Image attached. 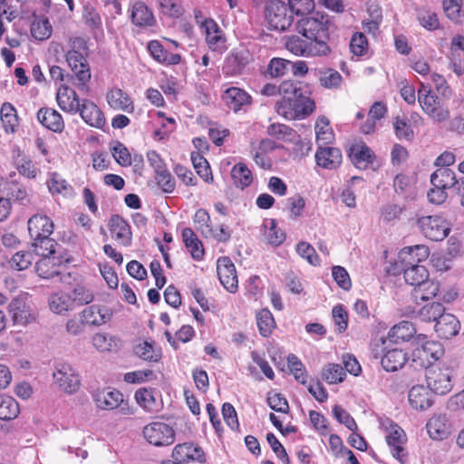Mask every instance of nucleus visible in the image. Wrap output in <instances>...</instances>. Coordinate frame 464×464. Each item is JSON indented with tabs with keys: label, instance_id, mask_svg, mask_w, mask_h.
<instances>
[{
	"label": "nucleus",
	"instance_id": "603ef678",
	"mask_svg": "<svg viewBox=\"0 0 464 464\" xmlns=\"http://www.w3.org/2000/svg\"><path fill=\"white\" fill-rule=\"evenodd\" d=\"M444 313V306L440 303L433 302L422 306L419 312L418 316L423 322L437 321Z\"/></svg>",
	"mask_w": 464,
	"mask_h": 464
},
{
	"label": "nucleus",
	"instance_id": "a878e982",
	"mask_svg": "<svg viewBox=\"0 0 464 464\" xmlns=\"http://www.w3.org/2000/svg\"><path fill=\"white\" fill-rule=\"evenodd\" d=\"M47 303L50 311L58 315H66L74 310L72 295L63 291L52 293Z\"/></svg>",
	"mask_w": 464,
	"mask_h": 464
},
{
	"label": "nucleus",
	"instance_id": "69168bd1",
	"mask_svg": "<svg viewBox=\"0 0 464 464\" xmlns=\"http://www.w3.org/2000/svg\"><path fill=\"white\" fill-rule=\"evenodd\" d=\"M290 70V61L282 58H273L267 72L272 77H282Z\"/></svg>",
	"mask_w": 464,
	"mask_h": 464
},
{
	"label": "nucleus",
	"instance_id": "bf43d9fd",
	"mask_svg": "<svg viewBox=\"0 0 464 464\" xmlns=\"http://www.w3.org/2000/svg\"><path fill=\"white\" fill-rule=\"evenodd\" d=\"M71 295L74 307L75 305L88 304L94 299L92 291L84 285H76L73 288Z\"/></svg>",
	"mask_w": 464,
	"mask_h": 464
},
{
	"label": "nucleus",
	"instance_id": "ddd939ff",
	"mask_svg": "<svg viewBox=\"0 0 464 464\" xmlns=\"http://www.w3.org/2000/svg\"><path fill=\"white\" fill-rule=\"evenodd\" d=\"M143 436L151 445L164 447L175 441V431L171 426L163 421H153L143 428Z\"/></svg>",
	"mask_w": 464,
	"mask_h": 464
},
{
	"label": "nucleus",
	"instance_id": "cd10ccee",
	"mask_svg": "<svg viewBox=\"0 0 464 464\" xmlns=\"http://www.w3.org/2000/svg\"><path fill=\"white\" fill-rule=\"evenodd\" d=\"M408 401L411 407L416 411H425L432 404L430 392L423 385H414L411 388Z\"/></svg>",
	"mask_w": 464,
	"mask_h": 464
},
{
	"label": "nucleus",
	"instance_id": "09e8293b",
	"mask_svg": "<svg viewBox=\"0 0 464 464\" xmlns=\"http://www.w3.org/2000/svg\"><path fill=\"white\" fill-rule=\"evenodd\" d=\"M231 176L236 186L241 188L248 187L253 181L250 169L243 163L236 164L233 167Z\"/></svg>",
	"mask_w": 464,
	"mask_h": 464
},
{
	"label": "nucleus",
	"instance_id": "e2e57ef3",
	"mask_svg": "<svg viewBox=\"0 0 464 464\" xmlns=\"http://www.w3.org/2000/svg\"><path fill=\"white\" fill-rule=\"evenodd\" d=\"M287 363L295 380L302 384H305L306 374L304 372V368L302 362L295 354H289L287 356Z\"/></svg>",
	"mask_w": 464,
	"mask_h": 464
},
{
	"label": "nucleus",
	"instance_id": "c85d7f7f",
	"mask_svg": "<svg viewBox=\"0 0 464 464\" xmlns=\"http://www.w3.org/2000/svg\"><path fill=\"white\" fill-rule=\"evenodd\" d=\"M111 237L119 244L128 246L131 243V231L130 225L120 216H113L110 220Z\"/></svg>",
	"mask_w": 464,
	"mask_h": 464
},
{
	"label": "nucleus",
	"instance_id": "680f3d73",
	"mask_svg": "<svg viewBox=\"0 0 464 464\" xmlns=\"http://www.w3.org/2000/svg\"><path fill=\"white\" fill-rule=\"evenodd\" d=\"M31 33L35 39L40 41L45 40L52 34V26L48 20L40 19L33 23Z\"/></svg>",
	"mask_w": 464,
	"mask_h": 464
},
{
	"label": "nucleus",
	"instance_id": "5fc2aeb1",
	"mask_svg": "<svg viewBox=\"0 0 464 464\" xmlns=\"http://www.w3.org/2000/svg\"><path fill=\"white\" fill-rule=\"evenodd\" d=\"M118 339L111 334L97 333L92 336V342L95 349L100 352H109L118 346Z\"/></svg>",
	"mask_w": 464,
	"mask_h": 464
},
{
	"label": "nucleus",
	"instance_id": "473e14b6",
	"mask_svg": "<svg viewBox=\"0 0 464 464\" xmlns=\"http://www.w3.org/2000/svg\"><path fill=\"white\" fill-rule=\"evenodd\" d=\"M37 120L43 126L54 132H61L64 128L62 115L54 109H40L37 112Z\"/></svg>",
	"mask_w": 464,
	"mask_h": 464
},
{
	"label": "nucleus",
	"instance_id": "5701e85b",
	"mask_svg": "<svg viewBox=\"0 0 464 464\" xmlns=\"http://www.w3.org/2000/svg\"><path fill=\"white\" fill-rule=\"evenodd\" d=\"M222 99L226 105L235 112L251 104V96L243 89L238 87L227 88Z\"/></svg>",
	"mask_w": 464,
	"mask_h": 464
},
{
	"label": "nucleus",
	"instance_id": "c9c22d12",
	"mask_svg": "<svg viewBox=\"0 0 464 464\" xmlns=\"http://www.w3.org/2000/svg\"><path fill=\"white\" fill-rule=\"evenodd\" d=\"M130 17L132 23L140 27L151 26L155 23L151 11L140 1L135 2L132 5Z\"/></svg>",
	"mask_w": 464,
	"mask_h": 464
},
{
	"label": "nucleus",
	"instance_id": "79ce46f5",
	"mask_svg": "<svg viewBox=\"0 0 464 464\" xmlns=\"http://www.w3.org/2000/svg\"><path fill=\"white\" fill-rule=\"evenodd\" d=\"M0 119L6 133H13L18 124V118L14 107L5 102L0 110Z\"/></svg>",
	"mask_w": 464,
	"mask_h": 464
},
{
	"label": "nucleus",
	"instance_id": "f704fd0d",
	"mask_svg": "<svg viewBox=\"0 0 464 464\" xmlns=\"http://www.w3.org/2000/svg\"><path fill=\"white\" fill-rule=\"evenodd\" d=\"M408 362L407 353L401 349H390L381 360L382 366L387 372H396L402 368Z\"/></svg>",
	"mask_w": 464,
	"mask_h": 464
},
{
	"label": "nucleus",
	"instance_id": "20e7f679",
	"mask_svg": "<svg viewBox=\"0 0 464 464\" xmlns=\"http://www.w3.org/2000/svg\"><path fill=\"white\" fill-rule=\"evenodd\" d=\"M92 399L97 408L103 411H112L119 409L120 413L123 415H131L134 413L127 401L123 399V394L115 389L96 390L92 393Z\"/></svg>",
	"mask_w": 464,
	"mask_h": 464
},
{
	"label": "nucleus",
	"instance_id": "9b49d317",
	"mask_svg": "<svg viewBox=\"0 0 464 464\" xmlns=\"http://www.w3.org/2000/svg\"><path fill=\"white\" fill-rule=\"evenodd\" d=\"M417 226L425 237L433 241L443 240L450 231V227L447 220L437 215L419 218Z\"/></svg>",
	"mask_w": 464,
	"mask_h": 464
},
{
	"label": "nucleus",
	"instance_id": "a211bd4d",
	"mask_svg": "<svg viewBox=\"0 0 464 464\" xmlns=\"http://www.w3.org/2000/svg\"><path fill=\"white\" fill-rule=\"evenodd\" d=\"M134 398L137 403L147 412L157 414L163 409V401L159 392L153 389L140 388Z\"/></svg>",
	"mask_w": 464,
	"mask_h": 464
},
{
	"label": "nucleus",
	"instance_id": "774afa93",
	"mask_svg": "<svg viewBox=\"0 0 464 464\" xmlns=\"http://www.w3.org/2000/svg\"><path fill=\"white\" fill-rule=\"evenodd\" d=\"M351 52L357 56H362L368 50V41L362 33H355L350 41Z\"/></svg>",
	"mask_w": 464,
	"mask_h": 464
},
{
	"label": "nucleus",
	"instance_id": "f257e3e1",
	"mask_svg": "<svg viewBox=\"0 0 464 464\" xmlns=\"http://www.w3.org/2000/svg\"><path fill=\"white\" fill-rule=\"evenodd\" d=\"M331 21L325 14L315 12L301 18L295 24L298 34L292 35L285 42L286 49L295 55L303 57H320L330 53L328 44L330 40Z\"/></svg>",
	"mask_w": 464,
	"mask_h": 464
},
{
	"label": "nucleus",
	"instance_id": "052dcab7",
	"mask_svg": "<svg viewBox=\"0 0 464 464\" xmlns=\"http://www.w3.org/2000/svg\"><path fill=\"white\" fill-rule=\"evenodd\" d=\"M295 106L296 114H298L297 119H304L307 117L314 111L315 108L314 102L309 97L304 96L302 92L296 97V102Z\"/></svg>",
	"mask_w": 464,
	"mask_h": 464
},
{
	"label": "nucleus",
	"instance_id": "f3484780",
	"mask_svg": "<svg viewBox=\"0 0 464 464\" xmlns=\"http://www.w3.org/2000/svg\"><path fill=\"white\" fill-rule=\"evenodd\" d=\"M8 310L14 325L27 326L36 320L34 310L21 299H14Z\"/></svg>",
	"mask_w": 464,
	"mask_h": 464
},
{
	"label": "nucleus",
	"instance_id": "bb28decb",
	"mask_svg": "<svg viewBox=\"0 0 464 464\" xmlns=\"http://www.w3.org/2000/svg\"><path fill=\"white\" fill-rule=\"evenodd\" d=\"M350 158L356 168L365 169L373 162L375 155L364 142H358L350 148Z\"/></svg>",
	"mask_w": 464,
	"mask_h": 464
},
{
	"label": "nucleus",
	"instance_id": "4be33fe9",
	"mask_svg": "<svg viewBox=\"0 0 464 464\" xmlns=\"http://www.w3.org/2000/svg\"><path fill=\"white\" fill-rule=\"evenodd\" d=\"M430 255L429 248L424 245H415L402 248L399 253V260L402 269L407 266H418Z\"/></svg>",
	"mask_w": 464,
	"mask_h": 464
},
{
	"label": "nucleus",
	"instance_id": "f8f14e48",
	"mask_svg": "<svg viewBox=\"0 0 464 464\" xmlns=\"http://www.w3.org/2000/svg\"><path fill=\"white\" fill-rule=\"evenodd\" d=\"M53 379L58 388L67 394L76 392L81 386L78 373L69 363H57L53 372Z\"/></svg>",
	"mask_w": 464,
	"mask_h": 464
},
{
	"label": "nucleus",
	"instance_id": "412c9836",
	"mask_svg": "<svg viewBox=\"0 0 464 464\" xmlns=\"http://www.w3.org/2000/svg\"><path fill=\"white\" fill-rule=\"evenodd\" d=\"M202 29L206 34V41L212 51L222 53L226 50V38L213 19H206L202 23Z\"/></svg>",
	"mask_w": 464,
	"mask_h": 464
},
{
	"label": "nucleus",
	"instance_id": "aec40b11",
	"mask_svg": "<svg viewBox=\"0 0 464 464\" xmlns=\"http://www.w3.org/2000/svg\"><path fill=\"white\" fill-rule=\"evenodd\" d=\"M78 113L83 121L91 127L101 129L105 124V118L102 111L91 100H82Z\"/></svg>",
	"mask_w": 464,
	"mask_h": 464
},
{
	"label": "nucleus",
	"instance_id": "7ed1b4c3",
	"mask_svg": "<svg viewBox=\"0 0 464 464\" xmlns=\"http://www.w3.org/2000/svg\"><path fill=\"white\" fill-rule=\"evenodd\" d=\"M53 230V221L45 215H34L28 220V231L35 253L45 250L53 251L57 242L50 237Z\"/></svg>",
	"mask_w": 464,
	"mask_h": 464
},
{
	"label": "nucleus",
	"instance_id": "c756f323",
	"mask_svg": "<svg viewBox=\"0 0 464 464\" xmlns=\"http://www.w3.org/2000/svg\"><path fill=\"white\" fill-rule=\"evenodd\" d=\"M172 457L179 462H188L190 460L202 461L204 453L200 447L192 443H182L175 446Z\"/></svg>",
	"mask_w": 464,
	"mask_h": 464
},
{
	"label": "nucleus",
	"instance_id": "6e6d98bb",
	"mask_svg": "<svg viewBox=\"0 0 464 464\" xmlns=\"http://www.w3.org/2000/svg\"><path fill=\"white\" fill-rule=\"evenodd\" d=\"M296 98H281L276 102V111L286 120L292 121L298 117L295 108Z\"/></svg>",
	"mask_w": 464,
	"mask_h": 464
},
{
	"label": "nucleus",
	"instance_id": "2eb2a0df",
	"mask_svg": "<svg viewBox=\"0 0 464 464\" xmlns=\"http://www.w3.org/2000/svg\"><path fill=\"white\" fill-rule=\"evenodd\" d=\"M403 276L406 283L412 286L416 287L419 285L426 284L430 287V293L421 295V300H429L437 295L439 285L437 283L429 280V272L424 266L418 265L404 267Z\"/></svg>",
	"mask_w": 464,
	"mask_h": 464
},
{
	"label": "nucleus",
	"instance_id": "13d9d810",
	"mask_svg": "<svg viewBox=\"0 0 464 464\" xmlns=\"http://www.w3.org/2000/svg\"><path fill=\"white\" fill-rule=\"evenodd\" d=\"M191 160L198 174L207 182L213 180V176L209 165L205 158L199 153L193 152L191 154Z\"/></svg>",
	"mask_w": 464,
	"mask_h": 464
},
{
	"label": "nucleus",
	"instance_id": "0eeeda50",
	"mask_svg": "<svg viewBox=\"0 0 464 464\" xmlns=\"http://www.w3.org/2000/svg\"><path fill=\"white\" fill-rule=\"evenodd\" d=\"M382 426L386 432L385 440L391 454L401 464H405L407 461V452L404 445L407 439L404 430L390 420L382 421Z\"/></svg>",
	"mask_w": 464,
	"mask_h": 464
},
{
	"label": "nucleus",
	"instance_id": "a18cd8bd",
	"mask_svg": "<svg viewBox=\"0 0 464 464\" xmlns=\"http://www.w3.org/2000/svg\"><path fill=\"white\" fill-rule=\"evenodd\" d=\"M416 333L414 325L408 321H402L394 325L389 332V337L394 342L409 341Z\"/></svg>",
	"mask_w": 464,
	"mask_h": 464
},
{
	"label": "nucleus",
	"instance_id": "0e129e2a",
	"mask_svg": "<svg viewBox=\"0 0 464 464\" xmlns=\"http://www.w3.org/2000/svg\"><path fill=\"white\" fill-rule=\"evenodd\" d=\"M34 261V255L28 251H19L15 253L11 261V266L21 271L28 268Z\"/></svg>",
	"mask_w": 464,
	"mask_h": 464
},
{
	"label": "nucleus",
	"instance_id": "2f4dec72",
	"mask_svg": "<svg viewBox=\"0 0 464 464\" xmlns=\"http://www.w3.org/2000/svg\"><path fill=\"white\" fill-rule=\"evenodd\" d=\"M108 104L111 108L123 111L127 113L134 111V104L131 98L121 89H111L106 95Z\"/></svg>",
	"mask_w": 464,
	"mask_h": 464
},
{
	"label": "nucleus",
	"instance_id": "37998d69",
	"mask_svg": "<svg viewBox=\"0 0 464 464\" xmlns=\"http://www.w3.org/2000/svg\"><path fill=\"white\" fill-rule=\"evenodd\" d=\"M19 412V405L13 397L4 394L0 395V420H14L18 416Z\"/></svg>",
	"mask_w": 464,
	"mask_h": 464
},
{
	"label": "nucleus",
	"instance_id": "1a4fd4ad",
	"mask_svg": "<svg viewBox=\"0 0 464 464\" xmlns=\"http://www.w3.org/2000/svg\"><path fill=\"white\" fill-rule=\"evenodd\" d=\"M443 354L441 344L435 341H426L416 347L411 354V365L415 369L426 370L433 365Z\"/></svg>",
	"mask_w": 464,
	"mask_h": 464
},
{
	"label": "nucleus",
	"instance_id": "b1692460",
	"mask_svg": "<svg viewBox=\"0 0 464 464\" xmlns=\"http://www.w3.org/2000/svg\"><path fill=\"white\" fill-rule=\"evenodd\" d=\"M111 315L108 308L99 305L88 306L79 314V317L82 318L86 326H101L109 322Z\"/></svg>",
	"mask_w": 464,
	"mask_h": 464
},
{
	"label": "nucleus",
	"instance_id": "393cba45",
	"mask_svg": "<svg viewBox=\"0 0 464 464\" xmlns=\"http://www.w3.org/2000/svg\"><path fill=\"white\" fill-rule=\"evenodd\" d=\"M315 160L318 166L326 169H335L343 160L342 152L334 147H319L315 153Z\"/></svg>",
	"mask_w": 464,
	"mask_h": 464
},
{
	"label": "nucleus",
	"instance_id": "7c9ffc66",
	"mask_svg": "<svg viewBox=\"0 0 464 464\" xmlns=\"http://www.w3.org/2000/svg\"><path fill=\"white\" fill-rule=\"evenodd\" d=\"M460 324L451 314H445L440 317L435 324V331L438 335L444 339H450L459 334Z\"/></svg>",
	"mask_w": 464,
	"mask_h": 464
},
{
	"label": "nucleus",
	"instance_id": "58836bf2",
	"mask_svg": "<svg viewBox=\"0 0 464 464\" xmlns=\"http://www.w3.org/2000/svg\"><path fill=\"white\" fill-rule=\"evenodd\" d=\"M49 191L54 195L71 198L74 195L73 188L60 174L53 172L47 180Z\"/></svg>",
	"mask_w": 464,
	"mask_h": 464
},
{
	"label": "nucleus",
	"instance_id": "dca6fc26",
	"mask_svg": "<svg viewBox=\"0 0 464 464\" xmlns=\"http://www.w3.org/2000/svg\"><path fill=\"white\" fill-rule=\"evenodd\" d=\"M217 273L221 285L230 293H236L238 287L235 265L229 257H219L217 262Z\"/></svg>",
	"mask_w": 464,
	"mask_h": 464
},
{
	"label": "nucleus",
	"instance_id": "4c0bfd02",
	"mask_svg": "<svg viewBox=\"0 0 464 464\" xmlns=\"http://www.w3.org/2000/svg\"><path fill=\"white\" fill-rule=\"evenodd\" d=\"M316 142L319 147L331 144L334 140V134L330 126V121L324 117H319L314 126Z\"/></svg>",
	"mask_w": 464,
	"mask_h": 464
},
{
	"label": "nucleus",
	"instance_id": "72a5a7b5",
	"mask_svg": "<svg viewBox=\"0 0 464 464\" xmlns=\"http://www.w3.org/2000/svg\"><path fill=\"white\" fill-rule=\"evenodd\" d=\"M249 54L246 51H238L231 53L225 60L223 72L227 75H237L241 72L243 68L248 63Z\"/></svg>",
	"mask_w": 464,
	"mask_h": 464
},
{
	"label": "nucleus",
	"instance_id": "39448f33",
	"mask_svg": "<svg viewBox=\"0 0 464 464\" xmlns=\"http://www.w3.org/2000/svg\"><path fill=\"white\" fill-rule=\"evenodd\" d=\"M53 251L45 250L44 253H36L40 259L36 261L35 270L42 278L49 279L60 274V268L68 260L62 255V247L56 244Z\"/></svg>",
	"mask_w": 464,
	"mask_h": 464
},
{
	"label": "nucleus",
	"instance_id": "e433bc0d",
	"mask_svg": "<svg viewBox=\"0 0 464 464\" xmlns=\"http://www.w3.org/2000/svg\"><path fill=\"white\" fill-rule=\"evenodd\" d=\"M427 430L432 440H441L450 434L445 416H434L427 423Z\"/></svg>",
	"mask_w": 464,
	"mask_h": 464
},
{
	"label": "nucleus",
	"instance_id": "f03ea898",
	"mask_svg": "<svg viewBox=\"0 0 464 464\" xmlns=\"http://www.w3.org/2000/svg\"><path fill=\"white\" fill-rule=\"evenodd\" d=\"M70 48L65 53V60L73 73V84L83 92L89 93V82L92 74L86 58V41L82 37H71Z\"/></svg>",
	"mask_w": 464,
	"mask_h": 464
},
{
	"label": "nucleus",
	"instance_id": "423d86ee",
	"mask_svg": "<svg viewBox=\"0 0 464 464\" xmlns=\"http://www.w3.org/2000/svg\"><path fill=\"white\" fill-rule=\"evenodd\" d=\"M266 21L268 28L276 31H285L293 24V14L288 5L282 1L273 0L266 5Z\"/></svg>",
	"mask_w": 464,
	"mask_h": 464
},
{
	"label": "nucleus",
	"instance_id": "338daca9",
	"mask_svg": "<svg viewBox=\"0 0 464 464\" xmlns=\"http://www.w3.org/2000/svg\"><path fill=\"white\" fill-rule=\"evenodd\" d=\"M332 315L338 333L344 332L348 326V314L343 305H335L332 310Z\"/></svg>",
	"mask_w": 464,
	"mask_h": 464
},
{
	"label": "nucleus",
	"instance_id": "6ab92c4d",
	"mask_svg": "<svg viewBox=\"0 0 464 464\" xmlns=\"http://www.w3.org/2000/svg\"><path fill=\"white\" fill-rule=\"evenodd\" d=\"M56 102L62 111L72 115L78 113L82 103L76 92L66 84H62L57 89Z\"/></svg>",
	"mask_w": 464,
	"mask_h": 464
},
{
	"label": "nucleus",
	"instance_id": "4d7b16f0",
	"mask_svg": "<svg viewBox=\"0 0 464 464\" xmlns=\"http://www.w3.org/2000/svg\"><path fill=\"white\" fill-rule=\"evenodd\" d=\"M319 73V81L324 87L327 89H334L338 88L341 85L343 77L336 70L327 68L320 71Z\"/></svg>",
	"mask_w": 464,
	"mask_h": 464
},
{
	"label": "nucleus",
	"instance_id": "6e6552de",
	"mask_svg": "<svg viewBox=\"0 0 464 464\" xmlns=\"http://www.w3.org/2000/svg\"><path fill=\"white\" fill-rule=\"evenodd\" d=\"M452 373L448 366H431L425 373L427 388L439 395L447 394L453 388Z\"/></svg>",
	"mask_w": 464,
	"mask_h": 464
},
{
	"label": "nucleus",
	"instance_id": "ea45409f",
	"mask_svg": "<svg viewBox=\"0 0 464 464\" xmlns=\"http://www.w3.org/2000/svg\"><path fill=\"white\" fill-rule=\"evenodd\" d=\"M430 182L434 187H440L445 189L457 187L455 173L447 168H440L430 176Z\"/></svg>",
	"mask_w": 464,
	"mask_h": 464
},
{
	"label": "nucleus",
	"instance_id": "49530a36",
	"mask_svg": "<svg viewBox=\"0 0 464 464\" xmlns=\"http://www.w3.org/2000/svg\"><path fill=\"white\" fill-rule=\"evenodd\" d=\"M416 18L419 24L428 31L438 30L440 26L438 14L430 9H416Z\"/></svg>",
	"mask_w": 464,
	"mask_h": 464
},
{
	"label": "nucleus",
	"instance_id": "de8ad7c7",
	"mask_svg": "<svg viewBox=\"0 0 464 464\" xmlns=\"http://www.w3.org/2000/svg\"><path fill=\"white\" fill-rule=\"evenodd\" d=\"M133 351L139 358L144 361L158 362L161 357L160 350L155 349L154 344L147 341L137 343Z\"/></svg>",
	"mask_w": 464,
	"mask_h": 464
},
{
	"label": "nucleus",
	"instance_id": "c03bdc74",
	"mask_svg": "<svg viewBox=\"0 0 464 464\" xmlns=\"http://www.w3.org/2000/svg\"><path fill=\"white\" fill-rule=\"evenodd\" d=\"M263 227L264 237L268 244L272 246H279L285 241V235L280 228L277 227L275 219L266 220Z\"/></svg>",
	"mask_w": 464,
	"mask_h": 464
},
{
	"label": "nucleus",
	"instance_id": "4468645a",
	"mask_svg": "<svg viewBox=\"0 0 464 464\" xmlns=\"http://www.w3.org/2000/svg\"><path fill=\"white\" fill-rule=\"evenodd\" d=\"M194 223L198 231L206 238H212L218 242H227L229 240L230 231L223 225L218 227H212L210 216L203 208L198 209L194 215Z\"/></svg>",
	"mask_w": 464,
	"mask_h": 464
},
{
	"label": "nucleus",
	"instance_id": "9d476101",
	"mask_svg": "<svg viewBox=\"0 0 464 464\" xmlns=\"http://www.w3.org/2000/svg\"><path fill=\"white\" fill-rule=\"evenodd\" d=\"M418 102L424 113L434 121L443 122L449 120L450 111L440 105L438 97L432 94L430 88L423 83L418 92Z\"/></svg>",
	"mask_w": 464,
	"mask_h": 464
},
{
	"label": "nucleus",
	"instance_id": "3c124183",
	"mask_svg": "<svg viewBox=\"0 0 464 464\" xmlns=\"http://www.w3.org/2000/svg\"><path fill=\"white\" fill-rule=\"evenodd\" d=\"M82 21L91 30H100L102 26V19L96 7L87 4L82 9Z\"/></svg>",
	"mask_w": 464,
	"mask_h": 464
},
{
	"label": "nucleus",
	"instance_id": "8fccbe9b",
	"mask_svg": "<svg viewBox=\"0 0 464 464\" xmlns=\"http://www.w3.org/2000/svg\"><path fill=\"white\" fill-rule=\"evenodd\" d=\"M321 375L326 382L336 384L344 380L346 372L340 364L328 363L323 368Z\"/></svg>",
	"mask_w": 464,
	"mask_h": 464
},
{
	"label": "nucleus",
	"instance_id": "a19ab883",
	"mask_svg": "<svg viewBox=\"0 0 464 464\" xmlns=\"http://www.w3.org/2000/svg\"><path fill=\"white\" fill-rule=\"evenodd\" d=\"M182 238L192 257L196 260H200L204 256V249L202 243L198 240L194 231L189 227L184 228L182 230Z\"/></svg>",
	"mask_w": 464,
	"mask_h": 464
},
{
	"label": "nucleus",
	"instance_id": "864d4df0",
	"mask_svg": "<svg viewBox=\"0 0 464 464\" xmlns=\"http://www.w3.org/2000/svg\"><path fill=\"white\" fill-rule=\"evenodd\" d=\"M256 324L261 335L268 336L276 327L275 319L268 309H262L256 314Z\"/></svg>",
	"mask_w": 464,
	"mask_h": 464
}]
</instances>
